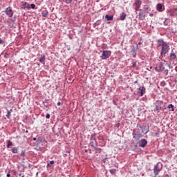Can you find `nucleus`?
Segmentation results:
<instances>
[{"label":"nucleus","instance_id":"nucleus-1","mask_svg":"<svg viewBox=\"0 0 177 177\" xmlns=\"http://www.w3.org/2000/svg\"><path fill=\"white\" fill-rule=\"evenodd\" d=\"M158 44V48L162 47L160 51L161 56H165L167 52H169V43L164 41V39H158L156 41Z\"/></svg>","mask_w":177,"mask_h":177},{"label":"nucleus","instance_id":"nucleus-2","mask_svg":"<svg viewBox=\"0 0 177 177\" xmlns=\"http://www.w3.org/2000/svg\"><path fill=\"white\" fill-rule=\"evenodd\" d=\"M165 104H167L165 102L161 100H157L153 103V111L154 113H160L161 110L164 111V109L165 107Z\"/></svg>","mask_w":177,"mask_h":177},{"label":"nucleus","instance_id":"nucleus-3","mask_svg":"<svg viewBox=\"0 0 177 177\" xmlns=\"http://www.w3.org/2000/svg\"><path fill=\"white\" fill-rule=\"evenodd\" d=\"M162 170V163L158 162L156 165H154L153 167V177H157L159 175L160 172Z\"/></svg>","mask_w":177,"mask_h":177},{"label":"nucleus","instance_id":"nucleus-4","mask_svg":"<svg viewBox=\"0 0 177 177\" xmlns=\"http://www.w3.org/2000/svg\"><path fill=\"white\" fill-rule=\"evenodd\" d=\"M132 136L133 138L135 139L136 142H138V140H139L140 138H142V133H140V130L138 129H134L133 130Z\"/></svg>","mask_w":177,"mask_h":177},{"label":"nucleus","instance_id":"nucleus-5","mask_svg":"<svg viewBox=\"0 0 177 177\" xmlns=\"http://www.w3.org/2000/svg\"><path fill=\"white\" fill-rule=\"evenodd\" d=\"M167 16L177 17V8H169L166 11Z\"/></svg>","mask_w":177,"mask_h":177},{"label":"nucleus","instance_id":"nucleus-6","mask_svg":"<svg viewBox=\"0 0 177 177\" xmlns=\"http://www.w3.org/2000/svg\"><path fill=\"white\" fill-rule=\"evenodd\" d=\"M90 145L91 147H95V146H97V142L96 141V133H93L91 134L90 138Z\"/></svg>","mask_w":177,"mask_h":177},{"label":"nucleus","instance_id":"nucleus-7","mask_svg":"<svg viewBox=\"0 0 177 177\" xmlns=\"http://www.w3.org/2000/svg\"><path fill=\"white\" fill-rule=\"evenodd\" d=\"M4 12L6 13V16H8V17H13V15H15L13 10H12V7H8L6 8Z\"/></svg>","mask_w":177,"mask_h":177},{"label":"nucleus","instance_id":"nucleus-8","mask_svg":"<svg viewBox=\"0 0 177 177\" xmlns=\"http://www.w3.org/2000/svg\"><path fill=\"white\" fill-rule=\"evenodd\" d=\"M137 128H140L142 131V133H144L145 135L149 132V127H146L145 125L137 124Z\"/></svg>","mask_w":177,"mask_h":177},{"label":"nucleus","instance_id":"nucleus-9","mask_svg":"<svg viewBox=\"0 0 177 177\" xmlns=\"http://www.w3.org/2000/svg\"><path fill=\"white\" fill-rule=\"evenodd\" d=\"M139 14L138 15L139 20H145L146 19V12L143 9L139 10Z\"/></svg>","mask_w":177,"mask_h":177},{"label":"nucleus","instance_id":"nucleus-10","mask_svg":"<svg viewBox=\"0 0 177 177\" xmlns=\"http://www.w3.org/2000/svg\"><path fill=\"white\" fill-rule=\"evenodd\" d=\"M146 93V87L145 86H140L138 88V94L139 96L142 97Z\"/></svg>","mask_w":177,"mask_h":177},{"label":"nucleus","instance_id":"nucleus-11","mask_svg":"<svg viewBox=\"0 0 177 177\" xmlns=\"http://www.w3.org/2000/svg\"><path fill=\"white\" fill-rule=\"evenodd\" d=\"M142 5V1L140 0H136L134 3H133V6H135V10L136 12H138V10H139V9H140V6Z\"/></svg>","mask_w":177,"mask_h":177},{"label":"nucleus","instance_id":"nucleus-12","mask_svg":"<svg viewBox=\"0 0 177 177\" xmlns=\"http://www.w3.org/2000/svg\"><path fill=\"white\" fill-rule=\"evenodd\" d=\"M102 56L103 59H109L111 56V51L110 50H103Z\"/></svg>","mask_w":177,"mask_h":177},{"label":"nucleus","instance_id":"nucleus-13","mask_svg":"<svg viewBox=\"0 0 177 177\" xmlns=\"http://www.w3.org/2000/svg\"><path fill=\"white\" fill-rule=\"evenodd\" d=\"M140 147H146L147 146V140L145 138H142L139 142Z\"/></svg>","mask_w":177,"mask_h":177},{"label":"nucleus","instance_id":"nucleus-14","mask_svg":"<svg viewBox=\"0 0 177 177\" xmlns=\"http://www.w3.org/2000/svg\"><path fill=\"white\" fill-rule=\"evenodd\" d=\"M165 9V7L161 4V3H158L156 6V10L158 12H164V10Z\"/></svg>","mask_w":177,"mask_h":177},{"label":"nucleus","instance_id":"nucleus-15","mask_svg":"<svg viewBox=\"0 0 177 177\" xmlns=\"http://www.w3.org/2000/svg\"><path fill=\"white\" fill-rule=\"evenodd\" d=\"M142 10H144V12H145V13L147 12H150V10H151V8H150V5H149V4L145 5Z\"/></svg>","mask_w":177,"mask_h":177},{"label":"nucleus","instance_id":"nucleus-16","mask_svg":"<svg viewBox=\"0 0 177 177\" xmlns=\"http://www.w3.org/2000/svg\"><path fill=\"white\" fill-rule=\"evenodd\" d=\"M131 54H132V56L133 57H136V55H137V53H136V49L135 48V46H131Z\"/></svg>","mask_w":177,"mask_h":177},{"label":"nucleus","instance_id":"nucleus-17","mask_svg":"<svg viewBox=\"0 0 177 177\" xmlns=\"http://www.w3.org/2000/svg\"><path fill=\"white\" fill-rule=\"evenodd\" d=\"M41 15L43 17H48V16H49V12H48L47 10H44L41 12Z\"/></svg>","mask_w":177,"mask_h":177},{"label":"nucleus","instance_id":"nucleus-18","mask_svg":"<svg viewBox=\"0 0 177 177\" xmlns=\"http://www.w3.org/2000/svg\"><path fill=\"white\" fill-rule=\"evenodd\" d=\"M158 68L160 71H164L165 70V67H164V63L160 62L158 64Z\"/></svg>","mask_w":177,"mask_h":177},{"label":"nucleus","instance_id":"nucleus-19","mask_svg":"<svg viewBox=\"0 0 177 177\" xmlns=\"http://www.w3.org/2000/svg\"><path fill=\"white\" fill-rule=\"evenodd\" d=\"M169 23H171V19L169 18H165L164 26H169Z\"/></svg>","mask_w":177,"mask_h":177},{"label":"nucleus","instance_id":"nucleus-20","mask_svg":"<svg viewBox=\"0 0 177 177\" xmlns=\"http://www.w3.org/2000/svg\"><path fill=\"white\" fill-rule=\"evenodd\" d=\"M105 19H106V20L108 21H111L113 20V19H114V16L106 15H105Z\"/></svg>","mask_w":177,"mask_h":177},{"label":"nucleus","instance_id":"nucleus-21","mask_svg":"<svg viewBox=\"0 0 177 177\" xmlns=\"http://www.w3.org/2000/svg\"><path fill=\"white\" fill-rule=\"evenodd\" d=\"M35 4L32 3V4H28V6H26V9H28V10H30V9H35Z\"/></svg>","mask_w":177,"mask_h":177},{"label":"nucleus","instance_id":"nucleus-22","mask_svg":"<svg viewBox=\"0 0 177 177\" xmlns=\"http://www.w3.org/2000/svg\"><path fill=\"white\" fill-rule=\"evenodd\" d=\"M21 6L22 9H26V8H27V6H28V3L26 1H21Z\"/></svg>","mask_w":177,"mask_h":177},{"label":"nucleus","instance_id":"nucleus-23","mask_svg":"<svg viewBox=\"0 0 177 177\" xmlns=\"http://www.w3.org/2000/svg\"><path fill=\"white\" fill-rule=\"evenodd\" d=\"M126 18H127V14H125V12H122V13L120 15V20H121L122 21H123V20H125Z\"/></svg>","mask_w":177,"mask_h":177},{"label":"nucleus","instance_id":"nucleus-24","mask_svg":"<svg viewBox=\"0 0 177 177\" xmlns=\"http://www.w3.org/2000/svg\"><path fill=\"white\" fill-rule=\"evenodd\" d=\"M170 57L172 60H175L176 59V54L174 53V50H171V53H170Z\"/></svg>","mask_w":177,"mask_h":177},{"label":"nucleus","instance_id":"nucleus-25","mask_svg":"<svg viewBox=\"0 0 177 177\" xmlns=\"http://www.w3.org/2000/svg\"><path fill=\"white\" fill-rule=\"evenodd\" d=\"M18 151H19L18 147H13L12 149V152L13 153V154H17Z\"/></svg>","mask_w":177,"mask_h":177},{"label":"nucleus","instance_id":"nucleus-26","mask_svg":"<svg viewBox=\"0 0 177 177\" xmlns=\"http://www.w3.org/2000/svg\"><path fill=\"white\" fill-rule=\"evenodd\" d=\"M109 172L110 174H111V175H115V173L117 172V169H109Z\"/></svg>","mask_w":177,"mask_h":177},{"label":"nucleus","instance_id":"nucleus-27","mask_svg":"<svg viewBox=\"0 0 177 177\" xmlns=\"http://www.w3.org/2000/svg\"><path fill=\"white\" fill-rule=\"evenodd\" d=\"M93 147L95 150V153H101L102 152V149L97 148L95 146Z\"/></svg>","mask_w":177,"mask_h":177},{"label":"nucleus","instance_id":"nucleus-28","mask_svg":"<svg viewBox=\"0 0 177 177\" xmlns=\"http://www.w3.org/2000/svg\"><path fill=\"white\" fill-rule=\"evenodd\" d=\"M40 63H44V62H45V55H42L39 59Z\"/></svg>","mask_w":177,"mask_h":177},{"label":"nucleus","instance_id":"nucleus-29","mask_svg":"<svg viewBox=\"0 0 177 177\" xmlns=\"http://www.w3.org/2000/svg\"><path fill=\"white\" fill-rule=\"evenodd\" d=\"M174 105L172 104H170L167 106V109H171V111H175V109H174Z\"/></svg>","mask_w":177,"mask_h":177},{"label":"nucleus","instance_id":"nucleus-30","mask_svg":"<svg viewBox=\"0 0 177 177\" xmlns=\"http://www.w3.org/2000/svg\"><path fill=\"white\" fill-rule=\"evenodd\" d=\"M11 111H12V109H10V111L9 110L7 111V115H6V117H7V118H10Z\"/></svg>","mask_w":177,"mask_h":177},{"label":"nucleus","instance_id":"nucleus-31","mask_svg":"<svg viewBox=\"0 0 177 177\" xmlns=\"http://www.w3.org/2000/svg\"><path fill=\"white\" fill-rule=\"evenodd\" d=\"M13 143L10 140H8L7 148L9 149L10 146H12Z\"/></svg>","mask_w":177,"mask_h":177},{"label":"nucleus","instance_id":"nucleus-32","mask_svg":"<svg viewBox=\"0 0 177 177\" xmlns=\"http://www.w3.org/2000/svg\"><path fill=\"white\" fill-rule=\"evenodd\" d=\"M100 20H97L96 22L94 23L93 26L96 27V26H100Z\"/></svg>","mask_w":177,"mask_h":177},{"label":"nucleus","instance_id":"nucleus-33","mask_svg":"<svg viewBox=\"0 0 177 177\" xmlns=\"http://www.w3.org/2000/svg\"><path fill=\"white\" fill-rule=\"evenodd\" d=\"M53 164H55V161L50 160V162L47 164V168L50 167V165H53Z\"/></svg>","mask_w":177,"mask_h":177},{"label":"nucleus","instance_id":"nucleus-34","mask_svg":"<svg viewBox=\"0 0 177 177\" xmlns=\"http://www.w3.org/2000/svg\"><path fill=\"white\" fill-rule=\"evenodd\" d=\"M20 155L21 157H24L26 156V150H22Z\"/></svg>","mask_w":177,"mask_h":177},{"label":"nucleus","instance_id":"nucleus-35","mask_svg":"<svg viewBox=\"0 0 177 177\" xmlns=\"http://www.w3.org/2000/svg\"><path fill=\"white\" fill-rule=\"evenodd\" d=\"M71 2H73V0H65V3H66V5H70Z\"/></svg>","mask_w":177,"mask_h":177},{"label":"nucleus","instance_id":"nucleus-36","mask_svg":"<svg viewBox=\"0 0 177 177\" xmlns=\"http://www.w3.org/2000/svg\"><path fill=\"white\" fill-rule=\"evenodd\" d=\"M109 158H104V159L102 160V162H103L104 164H106V160H108Z\"/></svg>","mask_w":177,"mask_h":177},{"label":"nucleus","instance_id":"nucleus-37","mask_svg":"<svg viewBox=\"0 0 177 177\" xmlns=\"http://www.w3.org/2000/svg\"><path fill=\"white\" fill-rule=\"evenodd\" d=\"M132 67H133V68H135V67H136V62H133L132 63Z\"/></svg>","mask_w":177,"mask_h":177},{"label":"nucleus","instance_id":"nucleus-38","mask_svg":"<svg viewBox=\"0 0 177 177\" xmlns=\"http://www.w3.org/2000/svg\"><path fill=\"white\" fill-rule=\"evenodd\" d=\"M46 118L47 120H49V118H50V114L47 113L46 115Z\"/></svg>","mask_w":177,"mask_h":177},{"label":"nucleus","instance_id":"nucleus-39","mask_svg":"<svg viewBox=\"0 0 177 177\" xmlns=\"http://www.w3.org/2000/svg\"><path fill=\"white\" fill-rule=\"evenodd\" d=\"M3 44H5V41L2 40V39L0 38V45H3Z\"/></svg>","mask_w":177,"mask_h":177},{"label":"nucleus","instance_id":"nucleus-40","mask_svg":"<svg viewBox=\"0 0 177 177\" xmlns=\"http://www.w3.org/2000/svg\"><path fill=\"white\" fill-rule=\"evenodd\" d=\"M168 73H169L168 69L165 70L164 74H165V75H168Z\"/></svg>","mask_w":177,"mask_h":177},{"label":"nucleus","instance_id":"nucleus-41","mask_svg":"<svg viewBox=\"0 0 177 177\" xmlns=\"http://www.w3.org/2000/svg\"><path fill=\"white\" fill-rule=\"evenodd\" d=\"M155 70L157 71V73H160V71H160V68H158V67H156Z\"/></svg>","mask_w":177,"mask_h":177},{"label":"nucleus","instance_id":"nucleus-42","mask_svg":"<svg viewBox=\"0 0 177 177\" xmlns=\"http://www.w3.org/2000/svg\"><path fill=\"white\" fill-rule=\"evenodd\" d=\"M7 177H10V170L8 171L7 175H6Z\"/></svg>","mask_w":177,"mask_h":177},{"label":"nucleus","instance_id":"nucleus-43","mask_svg":"<svg viewBox=\"0 0 177 177\" xmlns=\"http://www.w3.org/2000/svg\"><path fill=\"white\" fill-rule=\"evenodd\" d=\"M57 106H62V103L60 102H58Z\"/></svg>","mask_w":177,"mask_h":177},{"label":"nucleus","instance_id":"nucleus-44","mask_svg":"<svg viewBox=\"0 0 177 177\" xmlns=\"http://www.w3.org/2000/svg\"><path fill=\"white\" fill-rule=\"evenodd\" d=\"M149 16H150V17H153V16H154V14L153 13H150Z\"/></svg>","mask_w":177,"mask_h":177},{"label":"nucleus","instance_id":"nucleus-45","mask_svg":"<svg viewBox=\"0 0 177 177\" xmlns=\"http://www.w3.org/2000/svg\"><path fill=\"white\" fill-rule=\"evenodd\" d=\"M32 140H34L35 142L37 141V138H33Z\"/></svg>","mask_w":177,"mask_h":177},{"label":"nucleus","instance_id":"nucleus-46","mask_svg":"<svg viewBox=\"0 0 177 177\" xmlns=\"http://www.w3.org/2000/svg\"><path fill=\"white\" fill-rule=\"evenodd\" d=\"M151 68H153V66H150L149 69H148L149 71L151 70Z\"/></svg>","mask_w":177,"mask_h":177},{"label":"nucleus","instance_id":"nucleus-47","mask_svg":"<svg viewBox=\"0 0 177 177\" xmlns=\"http://www.w3.org/2000/svg\"><path fill=\"white\" fill-rule=\"evenodd\" d=\"M165 177H169V175L165 174Z\"/></svg>","mask_w":177,"mask_h":177},{"label":"nucleus","instance_id":"nucleus-48","mask_svg":"<svg viewBox=\"0 0 177 177\" xmlns=\"http://www.w3.org/2000/svg\"><path fill=\"white\" fill-rule=\"evenodd\" d=\"M134 84H138V80L134 82Z\"/></svg>","mask_w":177,"mask_h":177},{"label":"nucleus","instance_id":"nucleus-49","mask_svg":"<svg viewBox=\"0 0 177 177\" xmlns=\"http://www.w3.org/2000/svg\"><path fill=\"white\" fill-rule=\"evenodd\" d=\"M49 102V100H46V103H48Z\"/></svg>","mask_w":177,"mask_h":177},{"label":"nucleus","instance_id":"nucleus-50","mask_svg":"<svg viewBox=\"0 0 177 177\" xmlns=\"http://www.w3.org/2000/svg\"><path fill=\"white\" fill-rule=\"evenodd\" d=\"M138 45H142V42L140 41V42L138 43Z\"/></svg>","mask_w":177,"mask_h":177},{"label":"nucleus","instance_id":"nucleus-51","mask_svg":"<svg viewBox=\"0 0 177 177\" xmlns=\"http://www.w3.org/2000/svg\"><path fill=\"white\" fill-rule=\"evenodd\" d=\"M169 68H171V64H169Z\"/></svg>","mask_w":177,"mask_h":177},{"label":"nucleus","instance_id":"nucleus-52","mask_svg":"<svg viewBox=\"0 0 177 177\" xmlns=\"http://www.w3.org/2000/svg\"><path fill=\"white\" fill-rule=\"evenodd\" d=\"M85 153H88V149H86V150H85Z\"/></svg>","mask_w":177,"mask_h":177},{"label":"nucleus","instance_id":"nucleus-53","mask_svg":"<svg viewBox=\"0 0 177 177\" xmlns=\"http://www.w3.org/2000/svg\"><path fill=\"white\" fill-rule=\"evenodd\" d=\"M19 176H21V174H19Z\"/></svg>","mask_w":177,"mask_h":177},{"label":"nucleus","instance_id":"nucleus-54","mask_svg":"<svg viewBox=\"0 0 177 177\" xmlns=\"http://www.w3.org/2000/svg\"><path fill=\"white\" fill-rule=\"evenodd\" d=\"M26 133H28V131H26Z\"/></svg>","mask_w":177,"mask_h":177},{"label":"nucleus","instance_id":"nucleus-55","mask_svg":"<svg viewBox=\"0 0 177 177\" xmlns=\"http://www.w3.org/2000/svg\"><path fill=\"white\" fill-rule=\"evenodd\" d=\"M37 176H38V172L36 174Z\"/></svg>","mask_w":177,"mask_h":177},{"label":"nucleus","instance_id":"nucleus-56","mask_svg":"<svg viewBox=\"0 0 177 177\" xmlns=\"http://www.w3.org/2000/svg\"><path fill=\"white\" fill-rule=\"evenodd\" d=\"M21 177H25V176H24V175H23Z\"/></svg>","mask_w":177,"mask_h":177}]
</instances>
